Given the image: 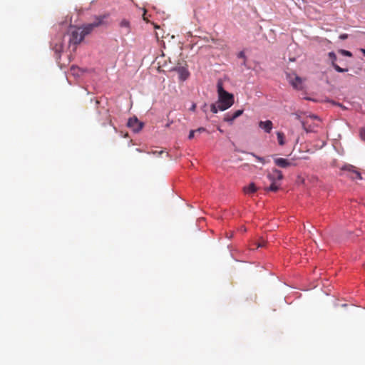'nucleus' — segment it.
I'll return each mask as SVG.
<instances>
[{
  "instance_id": "obj_5",
  "label": "nucleus",
  "mask_w": 365,
  "mask_h": 365,
  "mask_svg": "<svg viewBox=\"0 0 365 365\" xmlns=\"http://www.w3.org/2000/svg\"><path fill=\"white\" fill-rule=\"evenodd\" d=\"M342 170L348 172V177L352 180H361V173L351 165H345Z\"/></svg>"
},
{
  "instance_id": "obj_21",
  "label": "nucleus",
  "mask_w": 365,
  "mask_h": 365,
  "mask_svg": "<svg viewBox=\"0 0 365 365\" xmlns=\"http://www.w3.org/2000/svg\"><path fill=\"white\" fill-rule=\"evenodd\" d=\"M360 136L361 138L365 141V128L360 129Z\"/></svg>"
},
{
  "instance_id": "obj_6",
  "label": "nucleus",
  "mask_w": 365,
  "mask_h": 365,
  "mask_svg": "<svg viewBox=\"0 0 365 365\" xmlns=\"http://www.w3.org/2000/svg\"><path fill=\"white\" fill-rule=\"evenodd\" d=\"M84 38L83 34L81 28L75 29L71 31L70 42L76 45L80 43Z\"/></svg>"
},
{
  "instance_id": "obj_4",
  "label": "nucleus",
  "mask_w": 365,
  "mask_h": 365,
  "mask_svg": "<svg viewBox=\"0 0 365 365\" xmlns=\"http://www.w3.org/2000/svg\"><path fill=\"white\" fill-rule=\"evenodd\" d=\"M103 22V18L102 17H98L95 21H93L91 24H88L86 25L83 28L81 29L82 31L84 37L89 34L95 28L101 25Z\"/></svg>"
},
{
  "instance_id": "obj_31",
  "label": "nucleus",
  "mask_w": 365,
  "mask_h": 365,
  "mask_svg": "<svg viewBox=\"0 0 365 365\" xmlns=\"http://www.w3.org/2000/svg\"><path fill=\"white\" fill-rule=\"evenodd\" d=\"M217 130H218L220 133H223V130H222L220 127H218V128H217Z\"/></svg>"
},
{
  "instance_id": "obj_23",
  "label": "nucleus",
  "mask_w": 365,
  "mask_h": 365,
  "mask_svg": "<svg viewBox=\"0 0 365 365\" xmlns=\"http://www.w3.org/2000/svg\"><path fill=\"white\" fill-rule=\"evenodd\" d=\"M348 38V34H342L339 36V38L341 40L346 39Z\"/></svg>"
},
{
  "instance_id": "obj_35",
  "label": "nucleus",
  "mask_w": 365,
  "mask_h": 365,
  "mask_svg": "<svg viewBox=\"0 0 365 365\" xmlns=\"http://www.w3.org/2000/svg\"><path fill=\"white\" fill-rule=\"evenodd\" d=\"M232 237V235H230V234H228V238H230Z\"/></svg>"
},
{
  "instance_id": "obj_2",
  "label": "nucleus",
  "mask_w": 365,
  "mask_h": 365,
  "mask_svg": "<svg viewBox=\"0 0 365 365\" xmlns=\"http://www.w3.org/2000/svg\"><path fill=\"white\" fill-rule=\"evenodd\" d=\"M283 178V174L280 170L277 169H273L272 173L267 175V178L271 182V185L269 187L266 188L265 190L267 191L272 192H277V190H279L280 187V184L277 183V182L282 180Z\"/></svg>"
},
{
  "instance_id": "obj_25",
  "label": "nucleus",
  "mask_w": 365,
  "mask_h": 365,
  "mask_svg": "<svg viewBox=\"0 0 365 365\" xmlns=\"http://www.w3.org/2000/svg\"><path fill=\"white\" fill-rule=\"evenodd\" d=\"M238 57L245 58V55L244 52L243 51L240 52L238 54Z\"/></svg>"
},
{
  "instance_id": "obj_15",
  "label": "nucleus",
  "mask_w": 365,
  "mask_h": 365,
  "mask_svg": "<svg viewBox=\"0 0 365 365\" xmlns=\"http://www.w3.org/2000/svg\"><path fill=\"white\" fill-rule=\"evenodd\" d=\"M332 66L334 68V69L339 73H344L348 71L347 68H342L340 66H339L336 63H333Z\"/></svg>"
},
{
  "instance_id": "obj_7",
  "label": "nucleus",
  "mask_w": 365,
  "mask_h": 365,
  "mask_svg": "<svg viewBox=\"0 0 365 365\" xmlns=\"http://www.w3.org/2000/svg\"><path fill=\"white\" fill-rule=\"evenodd\" d=\"M128 126L132 128L134 132H138L143 128V124L137 118L134 117L129 118Z\"/></svg>"
},
{
  "instance_id": "obj_11",
  "label": "nucleus",
  "mask_w": 365,
  "mask_h": 365,
  "mask_svg": "<svg viewBox=\"0 0 365 365\" xmlns=\"http://www.w3.org/2000/svg\"><path fill=\"white\" fill-rule=\"evenodd\" d=\"M245 193L250 194L257 191V187L254 183H250L247 187H245L243 189Z\"/></svg>"
},
{
  "instance_id": "obj_34",
  "label": "nucleus",
  "mask_w": 365,
  "mask_h": 365,
  "mask_svg": "<svg viewBox=\"0 0 365 365\" xmlns=\"http://www.w3.org/2000/svg\"><path fill=\"white\" fill-rule=\"evenodd\" d=\"M232 237V235H230V234H228V238H230Z\"/></svg>"
},
{
  "instance_id": "obj_26",
  "label": "nucleus",
  "mask_w": 365,
  "mask_h": 365,
  "mask_svg": "<svg viewBox=\"0 0 365 365\" xmlns=\"http://www.w3.org/2000/svg\"><path fill=\"white\" fill-rule=\"evenodd\" d=\"M151 153H152V154H153V155H156V154H158V155H160V154H162V153H163V150H160V151H156V150H155V151H152Z\"/></svg>"
},
{
  "instance_id": "obj_16",
  "label": "nucleus",
  "mask_w": 365,
  "mask_h": 365,
  "mask_svg": "<svg viewBox=\"0 0 365 365\" xmlns=\"http://www.w3.org/2000/svg\"><path fill=\"white\" fill-rule=\"evenodd\" d=\"M210 110L213 113H217L218 112V110H220V109L218 108V104L217 103V102L215 103L211 104V106H210Z\"/></svg>"
},
{
  "instance_id": "obj_32",
  "label": "nucleus",
  "mask_w": 365,
  "mask_h": 365,
  "mask_svg": "<svg viewBox=\"0 0 365 365\" xmlns=\"http://www.w3.org/2000/svg\"><path fill=\"white\" fill-rule=\"evenodd\" d=\"M310 117H311L312 118H314V119H317V118H317V116H316V115H312V116H310Z\"/></svg>"
},
{
  "instance_id": "obj_17",
  "label": "nucleus",
  "mask_w": 365,
  "mask_h": 365,
  "mask_svg": "<svg viewBox=\"0 0 365 365\" xmlns=\"http://www.w3.org/2000/svg\"><path fill=\"white\" fill-rule=\"evenodd\" d=\"M329 57L331 60V64L333 65V63H335V61L336 60V54L334 53V52H332V51L329 52Z\"/></svg>"
},
{
  "instance_id": "obj_36",
  "label": "nucleus",
  "mask_w": 365,
  "mask_h": 365,
  "mask_svg": "<svg viewBox=\"0 0 365 365\" xmlns=\"http://www.w3.org/2000/svg\"><path fill=\"white\" fill-rule=\"evenodd\" d=\"M136 150L138 151V152H141V150L140 149H138V148H137Z\"/></svg>"
},
{
  "instance_id": "obj_1",
  "label": "nucleus",
  "mask_w": 365,
  "mask_h": 365,
  "mask_svg": "<svg viewBox=\"0 0 365 365\" xmlns=\"http://www.w3.org/2000/svg\"><path fill=\"white\" fill-rule=\"evenodd\" d=\"M218 100L217 103L220 110L224 111L230 108L235 102L234 96L228 93L223 88L222 81H218L217 83Z\"/></svg>"
},
{
  "instance_id": "obj_9",
  "label": "nucleus",
  "mask_w": 365,
  "mask_h": 365,
  "mask_svg": "<svg viewBox=\"0 0 365 365\" xmlns=\"http://www.w3.org/2000/svg\"><path fill=\"white\" fill-rule=\"evenodd\" d=\"M274 162L276 165L282 168H287L288 167L293 165V163L292 162H290L287 159L282 158H274Z\"/></svg>"
},
{
  "instance_id": "obj_33",
  "label": "nucleus",
  "mask_w": 365,
  "mask_h": 365,
  "mask_svg": "<svg viewBox=\"0 0 365 365\" xmlns=\"http://www.w3.org/2000/svg\"><path fill=\"white\" fill-rule=\"evenodd\" d=\"M232 237V235H230V234H228V238H230Z\"/></svg>"
},
{
  "instance_id": "obj_10",
  "label": "nucleus",
  "mask_w": 365,
  "mask_h": 365,
  "mask_svg": "<svg viewBox=\"0 0 365 365\" xmlns=\"http://www.w3.org/2000/svg\"><path fill=\"white\" fill-rule=\"evenodd\" d=\"M259 127L264 130L266 133H269L273 128L272 122L269 120L265 121H259Z\"/></svg>"
},
{
  "instance_id": "obj_20",
  "label": "nucleus",
  "mask_w": 365,
  "mask_h": 365,
  "mask_svg": "<svg viewBox=\"0 0 365 365\" xmlns=\"http://www.w3.org/2000/svg\"><path fill=\"white\" fill-rule=\"evenodd\" d=\"M252 156H254L258 161L261 162L262 163H265V160L263 158L256 155L254 153H251Z\"/></svg>"
},
{
  "instance_id": "obj_29",
  "label": "nucleus",
  "mask_w": 365,
  "mask_h": 365,
  "mask_svg": "<svg viewBox=\"0 0 365 365\" xmlns=\"http://www.w3.org/2000/svg\"><path fill=\"white\" fill-rule=\"evenodd\" d=\"M303 126H304V130L308 132L309 130L307 129V128L305 127V123H303Z\"/></svg>"
},
{
  "instance_id": "obj_8",
  "label": "nucleus",
  "mask_w": 365,
  "mask_h": 365,
  "mask_svg": "<svg viewBox=\"0 0 365 365\" xmlns=\"http://www.w3.org/2000/svg\"><path fill=\"white\" fill-rule=\"evenodd\" d=\"M287 78L291 85L296 89H302V80L297 76L287 75Z\"/></svg>"
},
{
  "instance_id": "obj_14",
  "label": "nucleus",
  "mask_w": 365,
  "mask_h": 365,
  "mask_svg": "<svg viewBox=\"0 0 365 365\" xmlns=\"http://www.w3.org/2000/svg\"><path fill=\"white\" fill-rule=\"evenodd\" d=\"M236 118L230 113H227L224 117V120L232 123Z\"/></svg>"
},
{
  "instance_id": "obj_3",
  "label": "nucleus",
  "mask_w": 365,
  "mask_h": 365,
  "mask_svg": "<svg viewBox=\"0 0 365 365\" xmlns=\"http://www.w3.org/2000/svg\"><path fill=\"white\" fill-rule=\"evenodd\" d=\"M98 113V115H101V118H98V120L101 123L103 126H105L108 124L113 125L110 115L109 114L108 109L103 108L99 110Z\"/></svg>"
},
{
  "instance_id": "obj_37",
  "label": "nucleus",
  "mask_w": 365,
  "mask_h": 365,
  "mask_svg": "<svg viewBox=\"0 0 365 365\" xmlns=\"http://www.w3.org/2000/svg\"><path fill=\"white\" fill-rule=\"evenodd\" d=\"M96 104H98V103H99V101H96Z\"/></svg>"
},
{
  "instance_id": "obj_12",
  "label": "nucleus",
  "mask_w": 365,
  "mask_h": 365,
  "mask_svg": "<svg viewBox=\"0 0 365 365\" xmlns=\"http://www.w3.org/2000/svg\"><path fill=\"white\" fill-rule=\"evenodd\" d=\"M120 26L121 28H124L125 29V33L126 34H128L130 32V23L128 20L126 19H123L120 22Z\"/></svg>"
},
{
  "instance_id": "obj_30",
  "label": "nucleus",
  "mask_w": 365,
  "mask_h": 365,
  "mask_svg": "<svg viewBox=\"0 0 365 365\" xmlns=\"http://www.w3.org/2000/svg\"><path fill=\"white\" fill-rule=\"evenodd\" d=\"M361 51L364 53V55L365 56V49L364 48H361Z\"/></svg>"
},
{
  "instance_id": "obj_27",
  "label": "nucleus",
  "mask_w": 365,
  "mask_h": 365,
  "mask_svg": "<svg viewBox=\"0 0 365 365\" xmlns=\"http://www.w3.org/2000/svg\"><path fill=\"white\" fill-rule=\"evenodd\" d=\"M195 108H196V104L195 103H192V105L191 106L190 110L191 111H195Z\"/></svg>"
},
{
  "instance_id": "obj_28",
  "label": "nucleus",
  "mask_w": 365,
  "mask_h": 365,
  "mask_svg": "<svg viewBox=\"0 0 365 365\" xmlns=\"http://www.w3.org/2000/svg\"><path fill=\"white\" fill-rule=\"evenodd\" d=\"M264 245H265V242H262L258 244L257 247H264Z\"/></svg>"
},
{
  "instance_id": "obj_22",
  "label": "nucleus",
  "mask_w": 365,
  "mask_h": 365,
  "mask_svg": "<svg viewBox=\"0 0 365 365\" xmlns=\"http://www.w3.org/2000/svg\"><path fill=\"white\" fill-rule=\"evenodd\" d=\"M195 130H191L190 131V133H189V135H188V138L190 140L194 138V135H195Z\"/></svg>"
},
{
  "instance_id": "obj_18",
  "label": "nucleus",
  "mask_w": 365,
  "mask_h": 365,
  "mask_svg": "<svg viewBox=\"0 0 365 365\" xmlns=\"http://www.w3.org/2000/svg\"><path fill=\"white\" fill-rule=\"evenodd\" d=\"M339 52L343 54L344 56H349V57H351L352 56V53L349 51H346V50H344V49H341L339 51Z\"/></svg>"
},
{
  "instance_id": "obj_13",
  "label": "nucleus",
  "mask_w": 365,
  "mask_h": 365,
  "mask_svg": "<svg viewBox=\"0 0 365 365\" xmlns=\"http://www.w3.org/2000/svg\"><path fill=\"white\" fill-rule=\"evenodd\" d=\"M277 137L278 143L282 146L284 145L285 144L284 133L282 132H277Z\"/></svg>"
},
{
  "instance_id": "obj_24",
  "label": "nucleus",
  "mask_w": 365,
  "mask_h": 365,
  "mask_svg": "<svg viewBox=\"0 0 365 365\" xmlns=\"http://www.w3.org/2000/svg\"><path fill=\"white\" fill-rule=\"evenodd\" d=\"M195 132H197V133H202V132H205L206 131V129L203 127H200L199 128H197V130H195Z\"/></svg>"
},
{
  "instance_id": "obj_19",
  "label": "nucleus",
  "mask_w": 365,
  "mask_h": 365,
  "mask_svg": "<svg viewBox=\"0 0 365 365\" xmlns=\"http://www.w3.org/2000/svg\"><path fill=\"white\" fill-rule=\"evenodd\" d=\"M243 110H236L233 114H232L233 115L234 118H238L239 116H240L242 113H243Z\"/></svg>"
}]
</instances>
